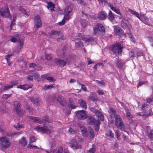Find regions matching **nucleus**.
Returning a JSON list of instances; mask_svg holds the SVG:
<instances>
[{
  "mask_svg": "<svg viewBox=\"0 0 153 153\" xmlns=\"http://www.w3.org/2000/svg\"><path fill=\"white\" fill-rule=\"evenodd\" d=\"M109 109L110 113L112 115L113 114L115 117V124L117 127L121 131H126L125 124L120 116L116 114V111L113 107H111Z\"/></svg>",
  "mask_w": 153,
  "mask_h": 153,
  "instance_id": "f257e3e1",
  "label": "nucleus"
},
{
  "mask_svg": "<svg viewBox=\"0 0 153 153\" xmlns=\"http://www.w3.org/2000/svg\"><path fill=\"white\" fill-rule=\"evenodd\" d=\"M123 47L122 44L120 42H116L110 45L109 49L115 53L119 55L121 54Z\"/></svg>",
  "mask_w": 153,
  "mask_h": 153,
  "instance_id": "f03ea898",
  "label": "nucleus"
},
{
  "mask_svg": "<svg viewBox=\"0 0 153 153\" xmlns=\"http://www.w3.org/2000/svg\"><path fill=\"white\" fill-rule=\"evenodd\" d=\"M11 143L9 138L5 136L0 137V146L3 149H6L10 147Z\"/></svg>",
  "mask_w": 153,
  "mask_h": 153,
  "instance_id": "7ed1b4c3",
  "label": "nucleus"
},
{
  "mask_svg": "<svg viewBox=\"0 0 153 153\" xmlns=\"http://www.w3.org/2000/svg\"><path fill=\"white\" fill-rule=\"evenodd\" d=\"M93 33L96 35L98 32L104 34L105 33V29L104 26L101 24L97 23L93 28Z\"/></svg>",
  "mask_w": 153,
  "mask_h": 153,
  "instance_id": "20e7f679",
  "label": "nucleus"
},
{
  "mask_svg": "<svg viewBox=\"0 0 153 153\" xmlns=\"http://www.w3.org/2000/svg\"><path fill=\"white\" fill-rule=\"evenodd\" d=\"M1 15L5 18H8L10 16V13L7 6L5 5L0 9Z\"/></svg>",
  "mask_w": 153,
  "mask_h": 153,
  "instance_id": "39448f33",
  "label": "nucleus"
},
{
  "mask_svg": "<svg viewBox=\"0 0 153 153\" xmlns=\"http://www.w3.org/2000/svg\"><path fill=\"white\" fill-rule=\"evenodd\" d=\"M52 35H55L56 37L57 36H59V37L57 38V41L59 42L65 39V38L64 36L62 34L61 32L59 31L52 30L50 33V36L51 37Z\"/></svg>",
  "mask_w": 153,
  "mask_h": 153,
  "instance_id": "423d86ee",
  "label": "nucleus"
},
{
  "mask_svg": "<svg viewBox=\"0 0 153 153\" xmlns=\"http://www.w3.org/2000/svg\"><path fill=\"white\" fill-rule=\"evenodd\" d=\"M87 121L88 123L92 125H95L99 126L100 125V122L99 120H96L95 118L93 116H89L87 117Z\"/></svg>",
  "mask_w": 153,
  "mask_h": 153,
  "instance_id": "0eeeda50",
  "label": "nucleus"
},
{
  "mask_svg": "<svg viewBox=\"0 0 153 153\" xmlns=\"http://www.w3.org/2000/svg\"><path fill=\"white\" fill-rule=\"evenodd\" d=\"M76 116L79 119L83 120L87 118V114L85 110L77 111L76 112Z\"/></svg>",
  "mask_w": 153,
  "mask_h": 153,
  "instance_id": "6e6552de",
  "label": "nucleus"
},
{
  "mask_svg": "<svg viewBox=\"0 0 153 153\" xmlns=\"http://www.w3.org/2000/svg\"><path fill=\"white\" fill-rule=\"evenodd\" d=\"M54 62L56 65L60 67H64L67 64V61L58 58L55 59Z\"/></svg>",
  "mask_w": 153,
  "mask_h": 153,
  "instance_id": "1a4fd4ad",
  "label": "nucleus"
},
{
  "mask_svg": "<svg viewBox=\"0 0 153 153\" xmlns=\"http://www.w3.org/2000/svg\"><path fill=\"white\" fill-rule=\"evenodd\" d=\"M114 32L115 33L120 36H124L126 35L124 31L120 28L117 26H114Z\"/></svg>",
  "mask_w": 153,
  "mask_h": 153,
  "instance_id": "9d476101",
  "label": "nucleus"
},
{
  "mask_svg": "<svg viewBox=\"0 0 153 153\" xmlns=\"http://www.w3.org/2000/svg\"><path fill=\"white\" fill-rule=\"evenodd\" d=\"M35 129L39 132H42L43 133L49 134L51 133V130L47 128L46 127L45 128L43 127H40L39 126H37L35 128Z\"/></svg>",
  "mask_w": 153,
  "mask_h": 153,
  "instance_id": "9b49d317",
  "label": "nucleus"
},
{
  "mask_svg": "<svg viewBox=\"0 0 153 153\" xmlns=\"http://www.w3.org/2000/svg\"><path fill=\"white\" fill-rule=\"evenodd\" d=\"M35 26L36 28L38 29L40 27L42 26L41 20L40 17L38 15H37L35 16Z\"/></svg>",
  "mask_w": 153,
  "mask_h": 153,
  "instance_id": "f8f14e48",
  "label": "nucleus"
},
{
  "mask_svg": "<svg viewBox=\"0 0 153 153\" xmlns=\"http://www.w3.org/2000/svg\"><path fill=\"white\" fill-rule=\"evenodd\" d=\"M107 17L106 13L104 11H101L98 13L97 18L100 20H105Z\"/></svg>",
  "mask_w": 153,
  "mask_h": 153,
  "instance_id": "ddd939ff",
  "label": "nucleus"
},
{
  "mask_svg": "<svg viewBox=\"0 0 153 153\" xmlns=\"http://www.w3.org/2000/svg\"><path fill=\"white\" fill-rule=\"evenodd\" d=\"M70 144L71 147L74 149H76L79 148L78 143L75 139H73L71 140Z\"/></svg>",
  "mask_w": 153,
  "mask_h": 153,
  "instance_id": "4468645a",
  "label": "nucleus"
},
{
  "mask_svg": "<svg viewBox=\"0 0 153 153\" xmlns=\"http://www.w3.org/2000/svg\"><path fill=\"white\" fill-rule=\"evenodd\" d=\"M18 42L19 45L17 47V50H16V52L18 53L20 51L21 49L23 47L24 44L23 40L22 39H19Z\"/></svg>",
  "mask_w": 153,
  "mask_h": 153,
  "instance_id": "2eb2a0df",
  "label": "nucleus"
},
{
  "mask_svg": "<svg viewBox=\"0 0 153 153\" xmlns=\"http://www.w3.org/2000/svg\"><path fill=\"white\" fill-rule=\"evenodd\" d=\"M57 101L62 106H64L66 103V101L61 95H59L57 98Z\"/></svg>",
  "mask_w": 153,
  "mask_h": 153,
  "instance_id": "dca6fc26",
  "label": "nucleus"
},
{
  "mask_svg": "<svg viewBox=\"0 0 153 153\" xmlns=\"http://www.w3.org/2000/svg\"><path fill=\"white\" fill-rule=\"evenodd\" d=\"M108 19L112 22H113L115 20V15L110 10L108 14Z\"/></svg>",
  "mask_w": 153,
  "mask_h": 153,
  "instance_id": "f3484780",
  "label": "nucleus"
},
{
  "mask_svg": "<svg viewBox=\"0 0 153 153\" xmlns=\"http://www.w3.org/2000/svg\"><path fill=\"white\" fill-rule=\"evenodd\" d=\"M29 118L30 120H33V122L38 123L39 124H41L43 122L42 120H41L39 117L31 116Z\"/></svg>",
  "mask_w": 153,
  "mask_h": 153,
  "instance_id": "a211bd4d",
  "label": "nucleus"
},
{
  "mask_svg": "<svg viewBox=\"0 0 153 153\" xmlns=\"http://www.w3.org/2000/svg\"><path fill=\"white\" fill-rule=\"evenodd\" d=\"M108 5L111 10L115 12L116 13L121 15V12L119 8L117 9L115 7H113V5L110 3L108 4Z\"/></svg>",
  "mask_w": 153,
  "mask_h": 153,
  "instance_id": "6ab92c4d",
  "label": "nucleus"
},
{
  "mask_svg": "<svg viewBox=\"0 0 153 153\" xmlns=\"http://www.w3.org/2000/svg\"><path fill=\"white\" fill-rule=\"evenodd\" d=\"M95 115L96 117L99 118L101 120L103 121L104 120V116L99 110H97Z\"/></svg>",
  "mask_w": 153,
  "mask_h": 153,
  "instance_id": "aec40b11",
  "label": "nucleus"
},
{
  "mask_svg": "<svg viewBox=\"0 0 153 153\" xmlns=\"http://www.w3.org/2000/svg\"><path fill=\"white\" fill-rule=\"evenodd\" d=\"M79 22L82 26V27L84 28L88 25V22L85 19H79Z\"/></svg>",
  "mask_w": 153,
  "mask_h": 153,
  "instance_id": "412c9836",
  "label": "nucleus"
},
{
  "mask_svg": "<svg viewBox=\"0 0 153 153\" xmlns=\"http://www.w3.org/2000/svg\"><path fill=\"white\" fill-rule=\"evenodd\" d=\"M48 6H47L48 9L50 8L51 11L52 12H54L55 11L54 8H55V5L52 2L49 1L47 3Z\"/></svg>",
  "mask_w": 153,
  "mask_h": 153,
  "instance_id": "4be33fe9",
  "label": "nucleus"
},
{
  "mask_svg": "<svg viewBox=\"0 0 153 153\" xmlns=\"http://www.w3.org/2000/svg\"><path fill=\"white\" fill-rule=\"evenodd\" d=\"M78 103L80 106L83 108L85 109L87 108V105L86 102L83 99H81L78 101Z\"/></svg>",
  "mask_w": 153,
  "mask_h": 153,
  "instance_id": "5701e85b",
  "label": "nucleus"
},
{
  "mask_svg": "<svg viewBox=\"0 0 153 153\" xmlns=\"http://www.w3.org/2000/svg\"><path fill=\"white\" fill-rule=\"evenodd\" d=\"M42 120L43 122H48L50 123H51L53 121L51 117H49L47 115L43 117Z\"/></svg>",
  "mask_w": 153,
  "mask_h": 153,
  "instance_id": "b1692460",
  "label": "nucleus"
},
{
  "mask_svg": "<svg viewBox=\"0 0 153 153\" xmlns=\"http://www.w3.org/2000/svg\"><path fill=\"white\" fill-rule=\"evenodd\" d=\"M147 135L150 140H153V129L148 130L147 132Z\"/></svg>",
  "mask_w": 153,
  "mask_h": 153,
  "instance_id": "393cba45",
  "label": "nucleus"
},
{
  "mask_svg": "<svg viewBox=\"0 0 153 153\" xmlns=\"http://www.w3.org/2000/svg\"><path fill=\"white\" fill-rule=\"evenodd\" d=\"M19 143L22 146H25L27 145V141L25 137H23L19 140Z\"/></svg>",
  "mask_w": 153,
  "mask_h": 153,
  "instance_id": "a878e982",
  "label": "nucleus"
},
{
  "mask_svg": "<svg viewBox=\"0 0 153 153\" xmlns=\"http://www.w3.org/2000/svg\"><path fill=\"white\" fill-rule=\"evenodd\" d=\"M21 105L19 102L16 101L14 102V107L15 108L16 111L21 108Z\"/></svg>",
  "mask_w": 153,
  "mask_h": 153,
  "instance_id": "bb28decb",
  "label": "nucleus"
},
{
  "mask_svg": "<svg viewBox=\"0 0 153 153\" xmlns=\"http://www.w3.org/2000/svg\"><path fill=\"white\" fill-rule=\"evenodd\" d=\"M30 101L34 103L36 105L39 106V100L38 98H36L34 99L33 97H31L30 98Z\"/></svg>",
  "mask_w": 153,
  "mask_h": 153,
  "instance_id": "cd10ccee",
  "label": "nucleus"
},
{
  "mask_svg": "<svg viewBox=\"0 0 153 153\" xmlns=\"http://www.w3.org/2000/svg\"><path fill=\"white\" fill-rule=\"evenodd\" d=\"M125 21H126V20L124 19H123L121 22V26L124 30L126 29L127 26V24L125 22Z\"/></svg>",
  "mask_w": 153,
  "mask_h": 153,
  "instance_id": "c85d7f7f",
  "label": "nucleus"
},
{
  "mask_svg": "<svg viewBox=\"0 0 153 153\" xmlns=\"http://www.w3.org/2000/svg\"><path fill=\"white\" fill-rule=\"evenodd\" d=\"M19 10L24 14L26 15L27 17H28L29 16V14H28L26 10L25 9L22 8L21 6L19 7Z\"/></svg>",
  "mask_w": 153,
  "mask_h": 153,
  "instance_id": "c756f323",
  "label": "nucleus"
},
{
  "mask_svg": "<svg viewBox=\"0 0 153 153\" xmlns=\"http://www.w3.org/2000/svg\"><path fill=\"white\" fill-rule=\"evenodd\" d=\"M72 8L70 6H68L67 8L64 10V13L67 15H69V14L72 10Z\"/></svg>",
  "mask_w": 153,
  "mask_h": 153,
  "instance_id": "7c9ffc66",
  "label": "nucleus"
},
{
  "mask_svg": "<svg viewBox=\"0 0 153 153\" xmlns=\"http://www.w3.org/2000/svg\"><path fill=\"white\" fill-rule=\"evenodd\" d=\"M97 96L96 94L94 93H92L90 94L89 99L90 100L93 101H95L97 99Z\"/></svg>",
  "mask_w": 153,
  "mask_h": 153,
  "instance_id": "2f4dec72",
  "label": "nucleus"
},
{
  "mask_svg": "<svg viewBox=\"0 0 153 153\" xmlns=\"http://www.w3.org/2000/svg\"><path fill=\"white\" fill-rule=\"evenodd\" d=\"M129 11L131 13L133 14L137 18L141 20L140 17L139 16V13L138 12L132 10H129Z\"/></svg>",
  "mask_w": 153,
  "mask_h": 153,
  "instance_id": "473e14b6",
  "label": "nucleus"
},
{
  "mask_svg": "<svg viewBox=\"0 0 153 153\" xmlns=\"http://www.w3.org/2000/svg\"><path fill=\"white\" fill-rule=\"evenodd\" d=\"M84 40L86 42H96V38L92 37H91L89 38L85 39Z\"/></svg>",
  "mask_w": 153,
  "mask_h": 153,
  "instance_id": "72a5a7b5",
  "label": "nucleus"
},
{
  "mask_svg": "<svg viewBox=\"0 0 153 153\" xmlns=\"http://www.w3.org/2000/svg\"><path fill=\"white\" fill-rule=\"evenodd\" d=\"M19 116H22L24 115L25 112V111H23L21 108L18 109V111H16Z\"/></svg>",
  "mask_w": 153,
  "mask_h": 153,
  "instance_id": "f704fd0d",
  "label": "nucleus"
},
{
  "mask_svg": "<svg viewBox=\"0 0 153 153\" xmlns=\"http://www.w3.org/2000/svg\"><path fill=\"white\" fill-rule=\"evenodd\" d=\"M82 132L84 136L85 137H88V133L86 128H83L82 129Z\"/></svg>",
  "mask_w": 153,
  "mask_h": 153,
  "instance_id": "c9c22d12",
  "label": "nucleus"
},
{
  "mask_svg": "<svg viewBox=\"0 0 153 153\" xmlns=\"http://www.w3.org/2000/svg\"><path fill=\"white\" fill-rule=\"evenodd\" d=\"M118 68H120L122 67L123 64V61L121 59L118 60L116 62Z\"/></svg>",
  "mask_w": 153,
  "mask_h": 153,
  "instance_id": "e433bc0d",
  "label": "nucleus"
},
{
  "mask_svg": "<svg viewBox=\"0 0 153 153\" xmlns=\"http://www.w3.org/2000/svg\"><path fill=\"white\" fill-rule=\"evenodd\" d=\"M16 84V82H13L12 83L13 85H6L4 87V90H7L10 89V88H12L13 85H15Z\"/></svg>",
  "mask_w": 153,
  "mask_h": 153,
  "instance_id": "4c0bfd02",
  "label": "nucleus"
},
{
  "mask_svg": "<svg viewBox=\"0 0 153 153\" xmlns=\"http://www.w3.org/2000/svg\"><path fill=\"white\" fill-rule=\"evenodd\" d=\"M57 55L59 57H64L65 56V52L64 51V49H63L62 53H59V52H57Z\"/></svg>",
  "mask_w": 153,
  "mask_h": 153,
  "instance_id": "58836bf2",
  "label": "nucleus"
},
{
  "mask_svg": "<svg viewBox=\"0 0 153 153\" xmlns=\"http://www.w3.org/2000/svg\"><path fill=\"white\" fill-rule=\"evenodd\" d=\"M57 55L59 57H64L65 56V52L64 51V49H63L62 53H59V52H57Z\"/></svg>",
  "mask_w": 153,
  "mask_h": 153,
  "instance_id": "ea45409f",
  "label": "nucleus"
},
{
  "mask_svg": "<svg viewBox=\"0 0 153 153\" xmlns=\"http://www.w3.org/2000/svg\"><path fill=\"white\" fill-rule=\"evenodd\" d=\"M46 79L50 82H54L55 81V79L53 77L48 76L45 78Z\"/></svg>",
  "mask_w": 153,
  "mask_h": 153,
  "instance_id": "a19ab883",
  "label": "nucleus"
},
{
  "mask_svg": "<svg viewBox=\"0 0 153 153\" xmlns=\"http://www.w3.org/2000/svg\"><path fill=\"white\" fill-rule=\"evenodd\" d=\"M93 147L89 150L87 151V153H95L94 151L95 150V148L94 144L92 145Z\"/></svg>",
  "mask_w": 153,
  "mask_h": 153,
  "instance_id": "79ce46f5",
  "label": "nucleus"
},
{
  "mask_svg": "<svg viewBox=\"0 0 153 153\" xmlns=\"http://www.w3.org/2000/svg\"><path fill=\"white\" fill-rule=\"evenodd\" d=\"M106 134L108 136L111 137L112 138L114 137V135L113 133L110 130L107 131Z\"/></svg>",
  "mask_w": 153,
  "mask_h": 153,
  "instance_id": "37998d69",
  "label": "nucleus"
},
{
  "mask_svg": "<svg viewBox=\"0 0 153 153\" xmlns=\"http://www.w3.org/2000/svg\"><path fill=\"white\" fill-rule=\"evenodd\" d=\"M126 116L129 119L132 118L133 117V116L131 114L130 110H126Z\"/></svg>",
  "mask_w": 153,
  "mask_h": 153,
  "instance_id": "c03bdc74",
  "label": "nucleus"
},
{
  "mask_svg": "<svg viewBox=\"0 0 153 153\" xmlns=\"http://www.w3.org/2000/svg\"><path fill=\"white\" fill-rule=\"evenodd\" d=\"M45 58L47 60H50L52 59L51 54H46L45 53Z\"/></svg>",
  "mask_w": 153,
  "mask_h": 153,
  "instance_id": "a18cd8bd",
  "label": "nucleus"
},
{
  "mask_svg": "<svg viewBox=\"0 0 153 153\" xmlns=\"http://www.w3.org/2000/svg\"><path fill=\"white\" fill-rule=\"evenodd\" d=\"M27 147L31 149H39V148L36 146L33 145L31 144H29L27 146Z\"/></svg>",
  "mask_w": 153,
  "mask_h": 153,
  "instance_id": "49530a36",
  "label": "nucleus"
},
{
  "mask_svg": "<svg viewBox=\"0 0 153 153\" xmlns=\"http://www.w3.org/2000/svg\"><path fill=\"white\" fill-rule=\"evenodd\" d=\"M14 127L16 130H18L22 127V125L20 124L19 123H18L17 126L15 125L14 126Z\"/></svg>",
  "mask_w": 153,
  "mask_h": 153,
  "instance_id": "de8ad7c7",
  "label": "nucleus"
},
{
  "mask_svg": "<svg viewBox=\"0 0 153 153\" xmlns=\"http://www.w3.org/2000/svg\"><path fill=\"white\" fill-rule=\"evenodd\" d=\"M12 55H7L5 57V59L6 60L7 62L9 64V65L10 64V63H9V60H10V57Z\"/></svg>",
  "mask_w": 153,
  "mask_h": 153,
  "instance_id": "09e8293b",
  "label": "nucleus"
},
{
  "mask_svg": "<svg viewBox=\"0 0 153 153\" xmlns=\"http://www.w3.org/2000/svg\"><path fill=\"white\" fill-rule=\"evenodd\" d=\"M16 17H13V20L11 22L10 25V29H12V25H14L15 24V22L16 21Z\"/></svg>",
  "mask_w": 153,
  "mask_h": 153,
  "instance_id": "8fccbe9b",
  "label": "nucleus"
},
{
  "mask_svg": "<svg viewBox=\"0 0 153 153\" xmlns=\"http://www.w3.org/2000/svg\"><path fill=\"white\" fill-rule=\"evenodd\" d=\"M75 44L76 45H78L79 47H82L83 46V43L82 42L80 41H79L78 42H76Z\"/></svg>",
  "mask_w": 153,
  "mask_h": 153,
  "instance_id": "3c124183",
  "label": "nucleus"
},
{
  "mask_svg": "<svg viewBox=\"0 0 153 153\" xmlns=\"http://www.w3.org/2000/svg\"><path fill=\"white\" fill-rule=\"evenodd\" d=\"M53 85H45L44 88L45 89H50L53 88Z\"/></svg>",
  "mask_w": 153,
  "mask_h": 153,
  "instance_id": "603ef678",
  "label": "nucleus"
},
{
  "mask_svg": "<svg viewBox=\"0 0 153 153\" xmlns=\"http://www.w3.org/2000/svg\"><path fill=\"white\" fill-rule=\"evenodd\" d=\"M30 142L31 143H32L33 142H35L36 141V138L34 136H30Z\"/></svg>",
  "mask_w": 153,
  "mask_h": 153,
  "instance_id": "864d4df0",
  "label": "nucleus"
},
{
  "mask_svg": "<svg viewBox=\"0 0 153 153\" xmlns=\"http://www.w3.org/2000/svg\"><path fill=\"white\" fill-rule=\"evenodd\" d=\"M82 17L85 18H88V16H89L90 15L88 14H85V13L83 12H82Z\"/></svg>",
  "mask_w": 153,
  "mask_h": 153,
  "instance_id": "5fc2aeb1",
  "label": "nucleus"
},
{
  "mask_svg": "<svg viewBox=\"0 0 153 153\" xmlns=\"http://www.w3.org/2000/svg\"><path fill=\"white\" fill-rule=\"evenodd\" d=\"M30 88V86L27 84H25L23 85V90H28Z\"/></svg>",
  "mask_w": 153,
  "mask_h": 153,
  "instance_id": "6e6d98bb",
  "label": "nucleus"
},
{
  "mask_svg": "<svg viewBox=\"0 0 153 153\" xmlns=\"http://www.w3.org/2000/svg\"><path fill=\"white\" fill-rule=\"evenodd\" d=\"M96 82L98 84H101L102 86H105V83L103 80L99 81L96 80Z\"/></svg>",
  "mask_w": 153,
  "mask_h": 153,
  "instance_id": "4d7b16f0",
  "label": "nucleus"
},
{
  "mask_svg": "<svg viewBox=\"0 0 153 153\" xmlns=\"http://www.w3.org/2000/svg\"><path fill=\"white\" fill-rule=\"evenodd\" d=\"M68 131L71 134H74L76 133V131L74 130L72 128H70L68 130Z\"/></svg>",
  "mask_w": 153,
  "mask_h": 153,
  "instance_id": "13d9d810",
  "label": "nucleus"
},
{
  "mask_svg": "<svg viewBox=\"0 0 153 153\" xmlns=\"http://www.w3.org/2000/svg\"><path fill=\"white\" fill-rule=\"evenodd\" d=\"M29 66L30 68H34L35 69L36 67H37V65L35 63H31L29 64Z\"/></svg>",
  "mask_w": 153,
  "mask_h": 153,
  "instance_id": "bf43d9fd",
  "label": "nucleus"
},
{
  "mask_svg": "<svg viewBox=\"0 0 153 153\" xmlns=\"http://www.w3.org/2000/svg\"><path fill=\"white\" fill-rule=\"evenodd\" d=\"M65 15H66V16L64 17L63 19H64L65 21L66 20H69L70 18V17L69 16V15L66 14H65Z\"/></svg>",
  "mask_w": 153,
  "mask_h": 153,
  "instance_id": "052dcab7",
  "label": "nucleus"
},
{
  "mask_svg": "<svg viewBox=\"0 0 153 153\" xmlns=\"http://www.w3.org/2000/svg\"><path fill=\"white\" fill-rule=\"evenodd\" d=\"M99 95H102L105 94L104 92L102 90H98L97 91Z\"/></svg>",
  "mask_w": 153,
  "mask_h": 153,
  "instance_id": "680f3d73",
  "label": "nucleus"
},
{
  "mask_svg": "<svg viewBox=\"0 0 153 153\" xmlns=\"http://www.w3.org/2000/svg\"><path fill=\"white\" fill-rule=\"evenodd\" d=\"M25 108L26 110H28L29 111V113L30 114H32V112L30 110V107L29 106V105L27 104L25 106Z\"/></svg>",
  "mask_w": 153,
  "mask_h": 153,
  "instance_id": "e2e57ef3",
  "label": "nucleus"
},
{
  "mask_svg": "<svg viewBox=\"0 0 153 153\" xmlns=\"http://www.w3.org/2000/svg\"><path fill=\"white\" fill-rule=\"evenodd\" d=\"M144 54L142 52H138L137 53V56L138 57H140L141 56H143Z\"/></svg>",
  "mask_w": 153,
  "mask_h": 153,
  "instance_id": "0e129e2a",
  "label": "nucleus"
},
{
  "mask_svg": "<svg viewBox=\"0 0 153 153\" xmlns=\"http://www.w3.org/2000/svg\"><path fill=\"white\" fill-rule=\"evenodd\" d=\"M10 41L13 42H15L18 41L16 37H13L10 39Z\"/></svg>",
  "mask_w": 153,
  "mask_h": 153,
  "instance_id": "69168bd1",
  "label": "nucleus"
},
{
  "mask_svg": "<svg viewBox=\"0 0 153 153\" xmlns=\"http://www.w3.org/2000/svg\"><path fill=\"white\" fill-rule=\"evenodd\" d=\"M63 151V149L62 147H60L58 149V150L56 153H62Z\"/></svg>",
  "mask_w": 153,
  "mask_h": 153,
  "instance_id": "338daca9",
  "label": "nucleus"
},
{
  "mask_svg": "<svg viewBox=\"0 0 153 153\" xmlns=\"http://www.w3.org/2000/svg\"><path fill=\"white\" fill-rule=\"evenodd\" d=\"M147 102L150 103L151 102L153 101V98H148L146 99Z\"/></svg>",
  "mask_w": 153,
  "mask_h": 153,
  "instance_id": "774afa93",
  "label": "nucleus"
}]
</instances>
